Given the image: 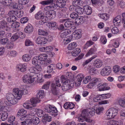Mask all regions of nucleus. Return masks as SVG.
I'll list each match as a JSON object with an SVG mask.
<instances>
[{
  "mask_svg": "<svg viewBox=\"0 0 125 125\" xmlns=\"http://www.w3.org/2000/svg\"><path fill=\"white\" fill-rule=\"evenodd\" d=\"M43 117L44 118V119H45L48 122H49L51 120V117L47 115H44Z\"/></svg>",
  "mask_w": 125,
  "mask_h": 125,
  "instance_id": "58",
  "label": "nucleus"
},
{
  "mask_svg": "<svg viewBox=\"0 0 125 125\" xmlns=\"http://www.w3.org/2000/svg\"><path fill=\"white\" fill-rule=\"evenodd\" d=\"M107 124V125H122L123 123L122 121L120 120L116 121L112 120L108 121Z\"/></svg>",
  "mask_w": 125,
  "mask_h": 125,
  "instance_id": "11",
  "label": "nucleus"
},
{
  "mask_svg": "<svg viewBox=\"0 0 125 125\" xmlns=\"http://www.w3.org/2000/svg\"><path fill=\"white\" fill-rule=\"evenodd\" d=\"M8 117V113L6 112H4L2 113L1 119L2 121H4L7 119Z\"/></svg>",
  "mask_w": 125,
  "mask_h": 125,
  "instance_id": "41",
  "label": "nucleus"
},
{
  "mask_svg": "<svg viewBox=\"0 0 125 125\" xmlns=\"http://www.w3.org/2000/svg\"><path fill=\"white\" fill-rule=\"evenodd\" d=\"M75 11L79 14L81 15L84 12V8H83L79 6H78L75 9Z\"/></svg>",
  "mask_w": 125,
  "mask_h": 125,
  "instance_id": "28",
  "label": "nucleus"
},
{
  "mask_svg": "<svg viewBox=\"0 0 125 125\" xmlns=\"http://www.w3.org/2000/svg\"><path fill=\"white\" fill-rule=\"evenodd\" d=\"M13 91L16 95H17V97L19 99H20L22 95L28 93V91L27 89L21 91H20L18 89H14Z\"/></svg>",
  "mask_w": 125,
  "mask_h": 125,
  "instance_id": "2",
  "label": "nucleus"
},
{
  "mask_svg": "<svg viewBox=\"0 0 125 125\" xmlns=\"http://www.w3.org/2000/svg\"><path fill=\"white\" fill-rule=\"evenodd\" d=\"M76 46V42H73L69 44L67 47V48L69 50H71L75 48Z\"/></svg>",
  "mask_w": 125,
  "mask_h": 125,
  "instance_id": "27",
  "label": "nucleus"
},
{
  "mask_svg": "<svg viewBox=\"0 0 125 125\" xmlns=\"http://www.w3.org/2000/svg\"><path fill=\"white\" fill-rule=\"evenodd\" d=\"M77 121L80 122H83L85 121L86 120V118L82 115L81 114L79 116H77Z\"/></svg>",
  "mask_w": 125,
  "mask_h": 125,
  "instance_id": "45",
  "label": "nucleus"
},
{
  "mask_svg": "<svg viewBox=\"0 0 125 125\" xmlns=\"http://www.w3.org/2000/svg\"><path fill=\"white\" fill-rule=\"evenodd\" d=\"M84 77V76L83 74L80 73L77 75L76 76V78L77 80H79L82 81V80Z\"/></svg>",
  "mask_w": 125,
  "mask_h": 125,
  "instance_id": "59",
  "label": "nucleus"
},
{
  "mask_svg": "<svg viewBox=\"0 0 125 125\" xmlns=\"http://www.w3.org/2000/svg\"><path fill=\"white\" fill-rule=\"evenodd\" d=\"M31 59V57L28 54H27L23 55L22 56V59L23 61L27 62Z\"/></svg>",
  "mask_w": 125,
  "mask_h": 125,
  "instance_id": "35",
  "label": "nucleus"
},
{
  "mask_svg": "<svg viewBox=\"0 0 125 125\" xmlns=\"http://www.w3.org/2000/svg\"><path fill=\"white\" fill-rule=\"evenodd\" d=\"M88 112L89 116H91L94 115L95 113V110L93 108H89L88 109Z\"/></svg>",
  "mask_w": 125,
  "mask_h": 125,
  "instance_id": "44",
  "label": "nucleus"
},
{
  "mask_svg": "<svg viewBox=\"0 0 125 125\" xmlns=\"http://www.w3.org/2000/svg\"><path fill=\"white\" fill-rule=\"evenodd\" d=\"M62 83V90L64 91L71 89L73 86V84H70L69 81H66Z\"/></svg>",
  "mask_w": 125,
  "mask_h": 125,
  "instance_id": "3",
  "label": "nucleus"
},
{
  "mask_svg": "<svg viewBox=\"0 0 125 125\" xmlns=\"http://www.w3.org/2000/svg\"><path fill=\"white\" fill-rule=\"evenodd\" d=\"M121 21V17L119 15L114 19L113 23L114 25L115 26H119V25Z\"/></svg>",
  "mask_w": 125,
  "mask_h": 125,
  "instance_id": "17",
  "label": "nucleus"
},
{
  "mask_svg": "<svg viewBox=\"0 0 125 125\" xmlns=\"http://www.w3.org/2000/svg\"><path fill=\"white\" fill-rule=\"evenodd\" d=\"M96 57L97 56L96 55H94V56L90 58V59L86 60L83 63V65L84 66L86 64H87L89 62L91 61L92 60L96 58Z\"/></svg>",
  "mask_w": 125,
  "mask_h": 125,
  "instance_id": "54",
  "label": "nucleus"
},
{
  "mask_svg": "<svg viewBox=\"0 0 125 125\" xmlns=\"http://www.w3.org/2000/svg\"><path fill=\"white\" fill-rule=\"evenodd\" d=\"M97 88L98 91H100L108 90L110 88L107 86V84H101V83L97 86Z\"/></svg>",
  "mask_w": 125,
  "mask_h": 125,
  "instance_id": "8",
  "label": "nucleus"
},
{
  "mask_svg": "<svg viewBox=\"0 0 125 125\" xmlns=\"http://www.w3.org/2000/svg\"><path fill=\"white\" fill-rule=\"evenodd\" d=\"M39 73H36L37 79V81L40 83H41L43 82V80L42 78V76L41 74H39Z\"/></svg>",
  "mask_w": 125,
  "mask_h": 125,
  "instance_id": "32",
  "label": "nucleus"
},
{
  "mask_svg": "<svg viewBox=\"0 0 125 125\" xmlns=\"http://www.w3.org/2000/svg\"><path fill=\"white\" fill-rule=\"evenodd\" d=\"M38 32L39 35H40L46 36L48 34L47 31L42 29H39L38 31Z\"/></svg>",
  "mask_w": 125,
  "mask_h": 125,
  "instance_id": "42",
  "label": "nucleus"
},
{
  "mask_svg": "<svg viewBox=\"0 0 125 125\" xmlns=\"http://www.w3.org/2000/svg\"><path fill=\"white\" fill-rule=\"evenodd\" d=\"M70 17L72 19H76L78 17V15L75 12H73L70 14Z\"/></svg>",
  "mask_w": 125,
  "mask_h": 125,
  "instance_id": "52",
  "label": "nucleus"
},
{
  "mask_svg": "<svg viewBox=\"0 0 125 125\" xmlns=\"http://www.w3.org/2000/svg\"><path fill=\"white\" fill-rule=\"evenodd\" d=\"M16 18L15 16H10L7 19V21L9 22H12L15 21Z\"/></svg>",
  "mask_w": 125,
  "mask_h": 125,
  "instance_id": "43",
  "label": "nucleus"
},
{
  "mask_svg": "<svg viewBox=\"0 0 125 125\" xmlns=\"http://www.w3.org/2000/svg\"><path fill=\"white\" fill-rule=\"evenodd\" d=\"M27 64L25 63L23 64H18L16 66L17 69H19L21 72H24L26 70Z\"/></svg>",
  "mask_w": 125,
  "mask_h": 125,
  "instance_id": "13",
  "label": "nucleus"
},
{
  "mask_svg": "<svg viewBox=\"0 0 125 125\" xmlns=\"http://www.w3.org/2000/svg\"><path fill=\"white\" fill-rule=\"evenodd\" d=\"M33 27L31 24H29L24 29V31L26 33H31L33 32Z\"/></svg>",
  "mask_w": 125,
  "mask_h": 125,
  "instance_id": "15",
  "label": "nucleus"
},
{
  "mask_svg": "<svg viewBox=\"0 0 125 125\" xmlns=\"http://www.w3.org/2000/svg\"><path fill=\"white\" fill-rule=\"evenodd\" d=\"M88 109H84L82 111L81 115L83 116L86 118L85 121L87 122L91 123L92 122V120H91L90 118L88 117L89 116L88 112Z\"/></svg>",
  "mask_w": 125,
  "mask_h": 125,
  "instance_id": "7",
  "label": "nucleus"
},
{
  "mask_svg": "<svg viewBox=\"0 0 125 125\" xmlns=\"http://www.w3.org/2000/svg\"><path fill=\"white\" fill-rule=\"evenodd\" d=\"M81 52V50L79 48H77L72 52V54L74 56H76Z\"/></svg>",
  "mask_w": 125,
  "mask_h": 125,
  "instance_id": "38",
  "label": "nucleus"
},
{
  "mask_svg": "<svg viewBox=\"0 0 125 125\" xmlns=\"http://www.w3.org/2000/svg\"><path fill=\"white\" fill-rule=\"evenodd\" d=\"M52 91V94L54 95H57L58 93V91L56 90V88L55 87V85L54 84H51Z\"/></svg>",
  "mask_w": 125,
  "mask_h": 125,
  "instance_id": "30",
  "label": "nucleus"
},
{
  "mask_svg": "<svg viewBox=\"0 0 125 125\" xmlns=\"http://www.w3.org/2000/svg\"><path fill=\"white\" fill-rule=\"evenodd\" d=\"M84 11L86 14L89 15L91 14L92 12V10L91 7L88 5H86L83 7Z\"/></svg>",
  "mask_w": 125,
  "mask_h": 125,
  "instance_id": "18",
  "label": "nucleus"
},
{
  "mask_svg": "<svg viewBox=\"0 0 125 125\" xmlns=\"http://www.w3.org/2000/svg\"><path fill=\"white\" fill-rule=\"evenodd\" d=\"M102 64V63L101 61L99 59L95 60L93 64L94 66L97 68L100 67Z\"/></svg>",
  "mask_w": 125,
  "mask_h": 125,
  "instance_id": "21",
  "label": "nucleus"
},
{
  "mask_svg": "<svg viewBox=\"0 0 125 125\" xmlns=\"http://www.w3.org/2000/svg\"><path fill=\"white\" fill-rule=\"evenodd\" d=\"M18 99H17L15 97L13 99H12L10 101V103L12 104H15L17 103L18 101Z\"/></svg>",
  "mask_w": 125,
  "mask_h": 125,
  "instance_id": "63",
  "label": "nucleus"
},
{
  "mask_svg": "<svg viewBox=\"0 0 125 125\" xmlns=\"http://www.w3.org/2000/svg\"><path fill=\"white\" fill-rule=\"evenodd\" d=\"M14 45L13 42L10 41L8 42L6 46V47L8 49H12L14 47Z\"/></svg>",
  "mask_w": 125,
  "mask_h": 125,
  "instance_id": "34",
  "label": "nucleus"
},
{
  "mask_svg": "<svg viewBox=\"0 0 125 125\" xmlns=\"http://www.w3.org/2000/svg\"><path fill=\"white\" fill-rule=\"evenodd\" d=\"M96 48L94 46L91 48L89 50L87 53L86 54V56H89L94 54L96 51Z\"/></svg>",
  "mask_w": 125,
  "mask_h": 125,
  "instance_id": "22",
  "label": "nucleus"
},
{
  "mask_svg": "<svg viewBox=\"0 0 125 125\" xmlns=\"http://www.w3.org/2000/svg\"><path fill=\"white\" fill-rule=\"evenodd\" d=\"M70 31L68 30L62 33L60 35V37L62 38H64L66 37L68 35L70 32Z\"/></svg>",
  "mask_w": 125,
  "mask_h": 125,
  "instance_id": "48",
  "label": "nucleus"
},
{
  "mask_svg": "<svg viewBox=\"0 0 125 125\" xmlns=\"http://www.w3.org/2000/svg\"><path fill=\"white\" fill-rule=\"evenodd\" d=\"M38 60V59L36 56L33 58L32 60V63L33 65L36 66V67L35 68L33 67L30 68L29 70L30 72H35V73H38L41 71L42 68L40 64H42L39 60Z\"/></svg>",
  "mask_w": 125,
  "mask_h": 125,
  "instance_id": "1",
  "label": "nucleus"
},
{
  "mask_svg": "<svg viewBox=\"0 0 125 125\" xmlns=\"http://www.w3.org/2000/svg\"><path fill=\"white\" fill-rule=\"evenodd\" d=\"M100 79L97 78L95 77L92 79V82L95 85H96L97 86L101 82Z\"/></svg>",
  "mask_w": 125,
  "mask_h": 125,
  "instance_id": "31",
  "label": "nucleus"
},
{
  "mask_svg": "<svg viewBox=\"0 0 125 125\" xmlns=\"http://www.w3.org/2000/svg\"><path fill=\"white\" fill-rule=\"evenodd\" d=\"M44 96V93L43 90H40L37 94V98L39 99H42Z\"/></svg>",
  "mask_w": 125,
  "mask_h": 125,
  "instance_id": "25",
  "label": "nucleus"
},
{
  "mask_svg": "<svg viewBox=\"0 0 125 125\" xmlns=\"http://www.w3.org/2000/svg\"><path fill=\"white\" fill-rule=\"evenodd\" d=\"M51 106L50 105H48L45 106L44 109V111L46 112L50 113Z\"/></svg>",
  "mask_w": 125,
  "mask_h": 125,
  "instance_id": "47",
  "label": "nucleus"
},
{
  "mask_svg": "<svg viewBox=\"0 0 125 125\" xmlns=\"http://www.w3.org/2000/svg\"><path fill=\"white\" fill-rule=\"evenodd\" d=\"M20 26V23L18 22H15L11 25V28H17Z\"/></svg>",
  "mask_w": 125,
  "mask_h": 125,
  "instance_id": "49",
  "label": "nucleus"
},
{
  "mask_svg": "<svg viewBox=\"0 0 125 125\" xmlns=\"http://www.w3.org/2000/svg\"><path fill=\"white\" fill-rule=\"evenodd\" d=\"M32 119L35 124L37 125L40 122L39 118L36 116L33 117V118Z\"/></svg>",
  "mask_w": 125,
  "mask_h": 125,
  "instance_id": "46",
  "label": "nucleus"
},
{
  "mask_svg": "<svg viewBox=\"0 0 125 125\" xmlns=\"http://www.w3.org/2000/svg\"><path fill=\"white\" fill-rule=\"evenodd\" d=\"M108 15L106 14H101L100 17V18L104 20H106L108 19L109 17Z\"/></svg>",
  "mask_w": 125,
  "mask_h": 125,
  "instance_id": "57",
  "label": "nucleus"
},
{
  "mask_svg": "<svg viewBox=\"0 0 125 125\" xmlns=\"http://www.w3.org/2000/svg\"><path fill=\"white\" fill-rule=\"evenodd\" d=\"M0 3L4 6H12V1L11 0H0Z\"/></svg>",
  "mask_w": 125,
  "mask_h": 125,
  "instance_id": "16",
  "label": "nucleus"
},
{
  "mask_svg": "<svg viewBox=\"0 0 125 125\" xmlns=\"http://www.w3.org/2000/svg\"><path fill=\"white\" fill-rule=\"evenodd\" d=\"M53 0H47L42 1L41 3L43 5H47L49 4H52L53 3Z\"/></svg>",
  "mask_w": 125,
  "mask_h": 125,
  "instance_id": "36",
  "label": "nucleus"
},
{
  "mask_svg": "<svg viewBox=\"0 0 125 125\" xmlns=\"http://www.w3.org/2000/svg\"><path fill=\"white\" fill-rule=\"evenodd\" d=\"M39 60L40 62H41V64H42L43 62L45 63V60L47 58V55L46 54H40L38 56H36Z\"/></svg>",
  "mask_w": 125,
  "mask_h": 125,
  "instance_id": "10",
  "label": "nucleus"
},
{
  "mask_svg": "<svg viewBox=\"0 0 125 125\" xmlns=\"http://www.w3.org/2000/svg\"><path fill=\"white\" fill-rule=\"evenodd\" d=\"M23 14V12L22 11H16L15 15L18 17H21L22 16Z\"/></svg>",
  "mask_w": 125,
  "mask_h": 125,
  "instance_id": "55",
  "label": "nucleus"
},
{
  "mask_svg": "<svg viewBox=\"0 0 125 125\" xmlns=\"http://www.w3.org/2000/svg\"><path fill=\"white\" fill-rule=\"evenodd\" d=\"M111 96V95L110 93L102 94L100 95L101 98L105 99L109 98Z\"/></svg>",
  "mask_w": 125,
  "mask_h": 125,
  "instance_id": "51",
  "label": "nucleus"
},
{
  "mask_svg": "<svg viewBox=\"0 0 125 125\" xmlns=\"http://www.w3.org/2000/svg\"><path fill=\"white\" fill-rule=\"evenodd\" d=\"M44 17V14L41 12H38L35 16V17L36 19L37 20L41 19H43Z\"/></svg>",
  "mask_w": 125,
  "mask_h": 125,
  "instance_id": "26",
  "label": "nucleus"
},
{
  "mask_svg": "<svg viewBox=\"0 0 125 125\" xmlns=\"http://www.w3.org/2000/svg\"><path fill=\"white\" fill-rule=\"evenodd\" d=\"M91 80V78L90 76H88L86 77L85 78L83 81V82L85 84L87 83L89 81Z\"/></svg>",
  "mask_w": 125,
  "mask_h": 125,
  "instance_id": "50",
  "label": "nucleus"
},
{
  "mask_svg": "<svg viewBox=\"0 0 125 125\" xmlns=\"http://www.w3.org/2000/svg\"><path fill=\"white\" fill-rule=\"evenodd\" d=\"M110 113H112V114L115 117L117 115L118 113V110L116 108H109Z\"/></svg>",
  "mask_w": 125,
  "mask_h": 125,
  "instance_id": "37",
  "label": "nucleus"
},
{
  "mask_svg": "<svg viewBox=\"0 0 125 125\" xmlns=\"http://www.w3.org/2000/svg\"><path fill=\"white\" fill-rule=\"evenodd\" d=\"M125 4L122 1L118 2L117 6L121 8H124L125 6Z\"/></svg>",
  "mask_w": 125,
  "mask_h": 125,
  "instance_id": "60",
  "label": "nucleus"
},
{
  "mask_svg": "<svg viewBox=\"0 0 125 125\" xmlns=\"http://www.w3.org/2000/svg\"><path fill=\"white\" fill-rule=\"evenodd\" d=\"M56 15V11L51 10L46 12L45 17L49 19H53L55 18Z\"/></svg>",
  "mask_w": 125,
  "mask_h": 125,
  "instance_id": "6",
  "label": "nucleus"
},
{
  "mask_svg": "<svg viewBox=\"0 0 125 125\" xmlns=\"http://www.w3.org/2000/svg\"><path fill=\"white\" fill-rule=\"evenodd\" d=\"M110 109H109V110L107 111L106 114V115L108 116L109 118H113L115 117L112 114V113H110L111 112L110 111Z\"/></svg>",
  "mask_w": 125,
  "mask_h": 125,
  "instance_id": "53",
  "label": "nucleus"
},
{
  "mask_svg": "<svg viewBox=\"0 0 125 125\" xmlns=\"http://www.w3.org/2000/svg\"><path fill=\"white\" fill-rule=\"evenodd\" d=\"M31 102L32 104L31 105L33 107L36 106V104L40 102V100L36 98H32L30 99Z\"/></svg>",
  "mask_w": 125,
  "mask_h": 125,
  "instance_id": "20",
  "label": "nucleus"
},
{
  "mask_svg": "<svg viewBox=\"0 0 125 125\" xmlns=\"http://www.w3.org/2000/svg\"><path fill=\"white\" fill-rule=\"evenodd\" d=\"M0 29L2 30H6V31H9L10 29L7 25V23L4 20L0 22Z\"/></svg>",
  "mask_w": 125,
  "mask_h": 125,
  "instance_id": "9",
  "label": "nucleus"
},
{
  "mask_svg": "<svg viewBox=\"0 0 125 125\" xmlns=\"http://www.w3.org/2000/svg\"><path fill=\"white\" fill-rule=\"evenodd\" d=\"M13 92L14 95L10 93L7 94H6V97L9 102H10L11 100L12 99H13L14 98V97H16V98L18 99L17 97V95H16L15 94L13 91Z\"/></svg>",
  "mask_w": 125,
  "mask_h": 125,
  "instance_id": "19",
  "label": "nucleus"
},
{
  "mask_svg": "<svg viewBox=\"0 0 125 125\" xmlns=\"http://www.w3.org/2000/svg\"><path fill=\"white\" fill-rule=\"evenodd\" d=\"M64 23V25L66 27H69L73 24V21H69L68 19Z\"/></svg>",
  "mask_w": 125,
  "mask_h": 125,
  "instance_id": "33",
  "label": "nucleus"
},
{
  "mask_svg": "<svg viewBox=\"0 0 125 125\" xmlns=\"http://www.w3.org/2000/svg\"><path fill=\"white\" fill-rule=\"evenodd\" d=\"M118 102L119 105L122 107H125V97L123 99H120Z\"/></svg>",
  "mask_w": 125,
  "mask_h": 125,
  "instance_id": "39",
  "label": "nucleus"
},
{
  "mask_svg": "<svg viewBox=\"0 0 125 125\" xmlns=\"http://www.w3.org/2000/svg\"><path fill=\"white\" fill-rule=\"evenodd\" d=\"M55 68V66L53 64H52L48 66L47 68V70L46 72L49 73H51Z\"/></svg>",
  "mask_w": 125,
  "mask_h": 125,
  "instance_id": "29",
  "label": "nucleus"
},
{
  "mask_svg": "<svg viewBox=\"0 0 125 125\" xmlns=\"http://www.w3.org/2000/svg\"><path fill=\"white\" fill-rule=\"evenodd\" d=\"M29 78L27 82L29 83H33L35 81V79L36 77V74L35 72H30Z\"/></svg>",
  "mask_w": 125,
  "mask_h": 125,
  "instance_id": "12",
  "label": "nucleus"
},
{
  "mask_svg": "<svg viewBox=\"0 0 125 125\" xmlns=\"http://www.w3.org/2000/svg\"><path fill=\"white\" fill-rule=\"evenodd\" d=\"M23 106L25 108L30 110H34V108L32 106L31 104L30 103H25L23 104Z\"/></svg>",
  "mask_w": 125,
  "mask_h": 125,
  "instance_id": "24",
  "label": "nucleus"
},
{
  "mask_svg": "<svg viewBox=\"0 0 125 125\" xmlns=\"http://www.w3.org/2000/svg\"><path fill=\"white\" fill-rule=\"evenodd\" d=\"M22 123H26L27 125H33V123H32L31 120L28 119L26 121L22 122Z\"/></svg>",
  "mask_w": 125,
  "mask_h": 125,
  "instance_id": "64",
  "label": "nucleus"
},
{
  "mask_svg": "<svg viewBox=\"0 0 125 125\" xmlns=\"http://www.w3.org/2000/svg\"><path fill=\"white\" fill-rule=\"evenodd\" d=\"M55 83H53L52 84H54L55 86L58 87H60L61 86V84L60 83L59 79L57 78H54Z\"/></svg>",
  "mask_w": 125,
  "mask_h": 125,
  "instance_id": "40",
  "label": "nucleus"
},
{
  "mask_svg": "<svg viewBox=\"0 0 125 125\" xmlns=\"http://www.w3.org/2000/svg\"><path fill=\"white\" fill-rule=\"evenodd\" d=\"M111 69L109 66H106L104 67L102 70L101 73L103 76H106L110 74Z\"/></svg>",
  "mask_w": 125,
  "mask_h": 125,
  "instance_id": "5",
  "label": "nucleus"
},
{
  "mask_svg": "<svg viewBox=\"0 0 125 125\" xmlns=\"http://www.w3.org/2000/svg\"><path fill=\"white\" fill-rule=\"evenodd\" d=\"M103 109L104 108L103 107L96 108V109L95 110L96 113L97 114H99L102 112Z\"/></svg>",
  "mask_w": 125,
  "mask_h": 125,
  "instance_id": "61",
  "label": "nucleus"
},
{
  "mask_svg": "<svg viewBox=\"0 0 125 125\" xmlns=\"http://www.w3.org/2000/svg\"><path fill=\"white\" fill-rule=\"evenodd\" d=\"M81 30H75L73 33V36L76 39H78L81 37Z\"/></svg>",
  "mask_w": 125,
  "mask_h": 125,
  "instance_id": "14",
  "label": "nucleus"
},
{
  "mask_svg": "<svg viewBox=\"0 0 125 125\" xmlns=\"http://www.w3.org/2000/svg\"><path fill=\"white\" fill-rule=\"evenodd\" d=\"M84 18L82 16L79 18H77L75 20V23L77 24H82L84 22Z\"/></svg>",
  "mask_w": 125,
  "mask_h": 125,
  "instance_id": "23",
  "label": "nucleus"
},
{
  "mask_svg": "<svg viewBox=\"0 0 125 125\" xmlns=\"http://www.w3.org/2000/svg\"><path fill=\"white\" fill-rule=\"evenodd\" d=\"M29 0H18V2L20 4L25 5L28 3Z\"/></svg>",
  "mask_w": 125,
  "mask_h": 125,
  "instance_id": "62",
  "label": "nucleus"
},
{
  "mask_svg": "<svg viewBox=\"0 0 125 125\" xmlns=\"http://www.w3.org/2000/svg\"><path fill=\"white\" fill-rule=\"evenodd\" d=\"M56 5L59 7L61 8V10L63 12L66 11L67 8L64 6L66 5V2L64 0H57L56 1Z\"/></svg>",
  "mask_w": 125,
  "mask_h": 125,
  "instance_id": "4",
  "label": "nucleus"
},
{
  "mask_svg": "<svg viewBox=\"0 0 125 125\" xmlns=\"http://www.w3.org/2000/svg\"><path fill=\"white\" fill-rule=\"evenodd\" d=\"M30 76V74H27L24 75L23 77V80L24 82H27Z\"/></svg>",
  "mask_w": 125,
  "mask_h": 125,
  "instance_id": "56",
  "label": "nucleus"
}]
</instances>
